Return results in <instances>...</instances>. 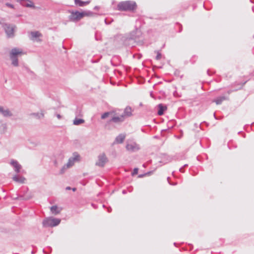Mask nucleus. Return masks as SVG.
<instances>
[{
  "label": "nucleus",
  "instance_id": "31",
  "mask_svg": "<svg viewBox=\"0 0 254 254\" xmlns=\"http://www.w3.org/2000/svg\"><path fill=\"white\" fill-rule=\"evenodd\" d=\"M179 170L182 173H184L185 172L184 170V167H182L181 168H180Z\"/></svg>",
  "mask_w": 254,
  "mask_h": 254
},
{
  "label": "nucleus",
  "instance_id": "29",
  "mask_svg": "<svg viewBox=\"0 0 254 254\" xmlns=\"http://www.w3.org/2000/svg\"><path fill=\"white\" fill-rule=\"evenodd\" d=\"M237 90V89H235V90H229L227 91V93L228 94H231L232 92L234 91H236Z\"/></svg>",
  "mask_w": 254,
  "mask_h": 254
},
{
  "label": "nucleus",
  "instance_id": "16",
  "mask_svg": "<svg viewBox=\"0 0 254 254\" xmlns=\"http://www.w3.org/2000/svg\"><path fill=\"white\" fill-rule=\"evenodd\" d=\"M227 99H228L227 97H226L224 96H220V97H217L216 99L214 100V102H215L217 105H220L222 103V102L223 101L227 100Z\"/></svg>",
  "mask_w": 254,
  "mask_h": 254
},
{
  "label": "nucleus",
  "instance_id": "37",
  "mask_svg": "<svg viewBox=\"0 0 254 254\" xmlns=\"http://www.w3.org/2000/svg\"><path fill=\"white\" fill-rule=\"evenodd\" d=\"M72 190L73 191H75L76 190V188H72Z\"/></svg>",
  "mask_w": 254,
  "mask_h": 254
},
{
  "label": "nucleus",
  "instance_id": "1",
  "mask_svg": "<svg viewBox=\"0 0 254 254\" xmlns=\"http://www.w3.org/2000/svg\"><path fill=\"white\" fill-rule=\"evenodd\" d=\"M140 31L136 29L135 31L130 33L129 36L126 38L124 41V44L126 45L133 46L134 44L139 40Z\"/></svg>",
  "mask_w": 254,
  "mask_h": 254
},
{
  "label": "nucleus",
  "instance_id": "35",
  "mask_svg": "<svg viewBox=\"0 0 254 254\" xmlns=\"http://www.w3.org/2000/svg\"><path fill=\"white\" fill-rule=\"evenodd\" d=\"M24 68L25 69V70H26L27 71H29V69L26 67H25Z\"/></svg>",
  "mask_w": 254,
  "mask_h": 254
},
{
  "label": "nucleus",
  "instance_id": "14",
  "mask_svg": "<svg viewBox=\"0 0 254 254\" xmlns=\"http://www.w3.org/2000/svg\"><path fill=\"white\" fill-rule=\"evenodd\" d=\"M132 110L130 107H127L124 112V114L122 115L124 116L125 117H128L132 115Z\"/></svg>",
  "mask_w": 254,
  "mask_h": 254
},
{
  "label": "nucleus",
  "instance_id": "4",
  "mask_svg": "<svg viewBox=\"0 0 254 254\" xmlns=\"http://www.w3.org/2000/svg\"><path fill=\"white\" fill-rule=\"evenodd\" d=\"M61 222V219L53 217H48L43 221V225L45 227H55Z\"/></svg>",
  "mask_w": 254,
  "mask_h": 254
},
{
  "label": "nucleus",
  "instance_id": "36",
  "mask_svg": "<svg viewBox=\"0 0 254 254\" xmlns=\"http://www.w3.org/2000/svg\"><path fill=\"white\" fill-rule=\"evenodd\" d=\"M66 190H70V187H67L66 188Z\"/></svg>",
  "mask_w": 254,
  "mask_h": 254
},
{
  "label": "nucleus",
  "instance_id": "28",
  "mask_svg": "<svg viewBox=\"0 0 254 254\" xmlns=\"http://www.w3.org/2000/svg\"><path fill=\"white\" fill-rule=\"evenodd\" d=\"M5 5L7 6H8V7H9L10 8H14V5L11 4H10V3H6Z\"/></svg>",
  "mask_w": 254,
  "mask_h": 254
},
{
  "label": "nucleus",
  "instance_id": "3",
  "mask_svg": "<svg viewBox=\"0 0 254 254\" xmlns=\"http://www.w3.org/2000/svg\"><path fill=\"white\" fill-rule=\"evenodd\" d=\"M22 54L21 49L14 48H13L10 52V59L11 60V64L14 66H18V57Z\"/></svg>",
  "mask_w": 254,
  "mask_h": 254
},
{
  "label": "nucleus",
  "instance_id": "30",
  "mask_svg": "<svg viewBox=\"0 0 254 254\" xmlns=\"http://www.w3.org/2000/svg\"><path fill=\"white\" fill-rule=\"evenodd\" d=\"M172 157H170V156H168L167 157V160L168 161V162H170L172 160Z\"/></svg>",
  "mask_w": 254,
  "mask_h": 254
},
{
  "label": "nucleus",
  "instance_id": "21",
  "mask_svg": "<svg viewBox=\"0 0 254 254\" xmlns=\"http://www.w3.org/2000/svg\"><path fill=\"white\" fill-rule=\"evenodd\" d=\"M84 122L85 121L83 119L75 118L73 121V124L75 126H79L84 123Z\"/></svg>",
  "mask_w": 254,
  "mask_h": 254
},
{
  "label": "nucleus",
  "instance_id": "32",
  "mask_svg": "<svg viewBox=\"0 0 254 254\" xmlns=\"http://www.w3.org/2000/svg\"><path fill=\"white\" fill-rule=\"evenodd\" d=\"M56 116L58 118V119L59 120L62 119V116L60 114H57Z\"/></svg>",
  "mask_w": 254,
  "mask_h": 254
},
{
  "label": "nucleus",
  "instance_id": "18",
  "mask_svg": "<svg viewBox=\"0 0 254 254\" xmlns=\"http://www.w3.org/2000/svg\"><path fill=\"white\" fill-rule=\"evenodd\" d=\"M125 137L124 134H120L116 137L115 142L117 143H122L125 140Z\"/></svg>",
  "mask_w": 254,
  "mask_h": 254
},
{
  "label": "nucleus",
  "instance_id": "41",
  "mask_svg": "<svg viewBox=\"0 0 254 254\" xmlns=\"http://www.w3.org/2000/svg\"><path fill=\"white\" fill-rule=\"evenodd\" d=\"M214 117L216 118L215 114H214Z\"/></svg>",
  "mask_w": 254,
  "mask_h": 254
},
{
  "label": "nucleus",
  "instance_id": "20",
  "mask_svg": "<svg viewBox=\"0 0 254 254\" xmlns=\"http://www.w3.org/2000/svg\"><path fill=\"white\" fill-rule=\"evenodd\" d=\"M50 210L51 212L55 215L59 214L61 211V210L56 205L51 207Z\"/></svg>",
  "mask_w": 254,
  "mask_h": 254
},
{
  "label": "nucleus",
  "instance_id": "24",
  "mask_svg": "<svg viewBox=\"0 0 254 254\" xmlns=\"http://www.w3.org/2000/svg\"><path fill=\"white\" fill-rule=\"evenodd\" d=\"M82 13H85L84 14V16H92L94 14V13L91 11H82Z\"/></svg>",
  "mask_w": 254,
  "mask_h": 254
},
{
  "label": "nucleus",
  "instance_id": "39",
  "mask_svg": "<svg viewBox=\"0 0 254 254\" xmlns=\"http://www.w3.org/2000/svg\"><path fill=\"white\" fill-rule=\"evenodd\" d=\"M188 166V165H187V164H185V165H184V166H183V167H186V166Z\"/></svg>",
  "mask_w": 254,
  "mask_h": 254
},
{
  "label": "nucleus",
  "instance_id": "10",
  "mask_svg": "<svg viewBox=\"0 0 254 254\" xmlns=\"http://www.w3.org/2000/svg\"><path fill=\"white\" fill-rule=\"evenodd\" d=\"M126 148L127 150L131 152H134L139 149V147L135 142H130L127 143Z\"/></svg>",
  "mask_w": 254,
  "mask_h": 254
},
{
  "label": "nucleus",
  "instance_id": "27",
  "mask_svg": "<svg viewBox=\"0 0 254 254\" xmlns=\"http://www.w3.org/2000/svg\"><path fill=\"white\" fill-rule=\"evenodd\" d=\"M138 169L137 168H134L133 169V172L132 173V175L133 176V175H136L138 173Z\"/></svg>",
  "mask_w": 254,
  "mask_h": 254
},
{
  "label": "nucleus",
  "instance_id": "17",
  "mask_svg": "<svg viewBox=\"0 0 254 254\" xmlns=\"http://www.w3.org/2000/svg\"><path fill=\"white\" fill-rule=\"evenodd\" d=\"M90 1H83L81 0H74L75 4L79 6H83L90 3Z\"/></svg>",
  "mask_w": 254,
  "mask_h": 254
},
{
  "label": "nucleus",
  "instance_id": "9",
  "mask_svg": "<svg viewBox=\"0 0 254 254\" xmlns=\"http://www.w3.org/2000/svg\"><path fill=\"white\" fill-rule=\"evenodd\" d=\"M0 114L5 118L11 117L13 116L12 113L8 108L2 106H0Z\"/></svg>",
  "mask_w": 254,
  "mask_h": 254
},
{
  "label": "nucleus",
  "instance_id": "2",
  "mask_svg": "<svg viewBox=\"0 0 254 254\" xmlns=\"http://www.w3.org/2000/svg\"><path fill=\"white\" fill-rule=\"evenodd\" d=\"M136 8V3L132 1H122L117 5L118 9L121 11H133Z\"/></svg>",
  "mask_w": 254,
  "mask_h": 254
},
{
  "label": "nucleus",
  "instance_id": "11",
  "mask_svg": "<svg viewBox=\"0 0 254 254\" xmlns=\"http://www.w3.org/2000/svg\"><path fill=\"white\" fill-rule=\"evenodd\" d=\"M125 120L124 116L121 115L120 116H114L112 117L110 122H113L115 123H120L124 122Z\"/></svg>",
  "mask_w": 254,
  "mask_h": 254
},
{
  "label": "nucleus",
  "instance_id": "13",
  "mask_svg": "<svg viewBox=\"0 0 254 254\" xmlns=\"http://www.w3.org/2000/svg\"><path fill=\"white\" fill-rule=\"evenodd\" d=\"M158 114L159 116L163 115L164 112L167 110V108L166 106L163 105L162 104H159L158 105Z\"/></svg>",
  "mask_w": 254,
  "mask_h": 254
},
{
  "label": "nucleus",
  "instance_id": "25",
  "mask_svg": "<svg viewBox=\"0 0 254 254\" xmlns=\"http://www.w3.org/2000/svg\"><path fill=\"white\" fill-rule=\"evenodd\" d=\"M161 57H162L161 54L160 52H159L158 51L157 52V55L155 57L156 60H160L161 58Z\"/></svg>",
  "mask_w": 254,
  "mask_h": 254
},
{
  "label": "nucleus",
  "instance_id": "7",
  "mask_svg": "<svg viewBox=\"0 0 254 254\" xmlns=\"http://www.w3.org/2000/svg\"><path fill=\"white\" fill-rule=\"evenodd\" d=\"M15 26L9 24L5 23L3 25V28L7 37L12 38L14 36V31Z\"/></svg>",
  "mask_w": 254,
  "mask_h": 254
},
{
  "label": "nucleus",
  "instance_id": "5",
  "mask_svg": "<svg viewBox=\"0 0 254 254\" xmlns=\"http://www.w3.org/2000/svg\"><path fill=\"white\" fill-rule=\"evenodd\" d=\"M80 158L79 155L77 152H74L73 153V157H70L68 159V162L65 165L61 170V173L63 174L64 173V170L72 166L74 162L76 161H79Z\"/></svg>",
  "mask_w": 254,
  "mask_h": 254
},
{
  "label": "nucleus",
  "instance_id": "40",
  "mask_svg": "<svg viewBox=\"0 0 254 254\" xmlns=\"http://www.w3.org/2000/svg\"><path fill=\"white\" fill-rule=\"evenodd\" d=\"M43 252H44V253H46V251H45V249H44V250H43Z\"/></svg>",
  "mask_w": 254,
  "mask_h": 254
},
{
  "label": "nucleus",
  "instance_id": "23",
  "mask_svg": "<svg viewBox=\"0 0 254 254\" xmlns=\"http://www.w3.org/2000/svg\"><path fill=\"white\" fill-rule=\"evenodd\" d=\"M112 113L111 112H105L104 113V114H103L101 116V119H106V118H107L109 115L111 114Z\"/></svg>",
  "mask_w": 254,
  "mask_h": 254
},
{
  "label": "nucleus",
  "instance_id": "15",
  "mask_svg": "<svg viewBox=\"0 0 254 254\" xmlns=\"http://www.w3.org/2000/svg\"><path fill=\"white\" fill-rule=\"evenodd\" d=\"M13 180L17 183L23 184L24 183L25 178L22 176L16 175L13 177Z\"/></svg>",
  "mask_w": 254,
  "mask_h": 254
},
{
  "label": "nucleus",
  "instance_id": "12",
  "mask_svg": "<svg viewBox=\"0 0 254 254\" xmlns=\"http://www.w3.org/2000/svg\"><path fill=\"white\" fill-rule=\"evenodd\" d=\"M10 164L14 167V170L16 173H18L20 172V170L21 168V166L17 161L12 160H11Z\"/></svg>",
  "mask_w": 254,
  "mask_h": 254
},
{
  "label": "nucleus",
  "instance_id": "6",
  "mask_svg": "<svg viewBox=\"0 0 254 254\" xmlns=\"http://www.w3.org/2000/svg\"><path fill=\"white\" fill-rule=\"evenodd\" d=\"M70 15L69 16V19L72 21H77L84 17L85 13L78 11H69Z\"/></svg>",
  "mask_w": 254,
  "mask_h": 254
},
{
  "label": "nucleus",
  "instance_id": "34",
  "mask_svg": "<svg viewBox=\"0 0 254 254\" xmlns=\"http://www.w3.org/2000/svg\"><path fill=\"white\" fill-rule=\"evenodd\" d=\"M111 211V208H108V212H110Z\"/></svg>",
  "mask_w": 254,
  "mask_h": 254
},
{
  "label": "nucleus",
  "instance_id": "38",
  "mask_svg": "<svg viewBox=\"0 0 254 254\" xmlns=\"http://www.w3.org/2000/svg\"><path fill=\"white\" fill-rule=\"evenodd\" d=\"M123 193H124V194H125V193H126V190H124L123 191Z\"/></svg>",
  "mask_w": 254,
  "mask_h": 254
},
{
  "label": "nucleus",
  "instance_id": "22",
  "mask_svg": "<svg viewBox=\"0 0 254 254\" xmlns=\"http://www.w3.org/2000/svg\"><path fill=\"white\" fill-rule=\"evenodd\" d=\"M32 115L38 119H41L44 117V114L42 112L41 113H33Z\"/></svg>",
  "mask_w": 254,
  "mask_h": 254
},
{
  "label": "nucleus",
  "instance_id": "26",
  "mask_svg": "<svg viewBox=\"0 0 254 254\" xmlns=\"http://www.w3.org/2000/svg\"><path fill=\"white\" fill-rule=\"evenodd\" d=\"M30 3L26 4V6L27 7H34V5L33 3L31 1H30Z\"/></svg>",
  "mask_w": 254,
  "mask_h": 254
},
{
  "label": "nucleus",
  "instance_id": "8",
  "mask_svg": "<svg viewBox=\"0 0 254 254\" xmlns=\"http://www.w3.org/2000/svg\"><path fill=\"white\" fill-rule=\"evenodd\" d=\"M108 160L105 153L100 154L98 157V161L96 162V165L99 167H104Z\"/></svg>",
  "mask_w": 254,
  "mask_h": 254
},
{
  "label": "nucleus",
  "instance_id": "19",
  "mask_svg": "<svg viewBox=\"0 0 254 254\" xmlns=\"http://www.w3.org/2000/svg\"><path fill=\"white\" fill-rule=\"evenodd\" d=\"M31 40H34L35 38L42 37V35L39 31H32L30 32Z\"/></svg>",
  "mask_w": 254,
  "mask_h": 254
},
{
  "label": "nucleus",
  "instance_id": "33",
  "mask_svg": "<svg viewBox=\"0 0 254 254\" xmlns=\"http://www.w3.org/2000/svg\"><path fill=\"white\" fill-rule=\"evenodd\" d=\"M169 177H168L167 180H168V181L170 185H176V184H171V183H170V182H169Z\"/></svg>",
  "mask_w": 254,
  "mask_h": 254
}]
</instances>
